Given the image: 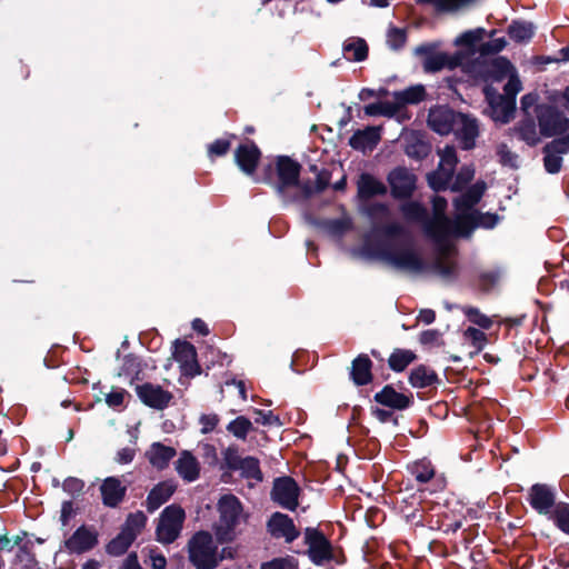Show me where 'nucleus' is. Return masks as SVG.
<instances>
[{
  "mask_svg": "<svg viewBox=\"0 0 569 569\" xmlns=\"http://www.w3.org/2000/svg\"><path fill=\"white\" fill-rule=\"evenodd\" d=\"M556 490L546 483H535L528 490L527 501L539 515L548 516L556 509Z\"/></svg>",
  "mask_w": 569,
  "mask_h": 569,
  "instance_id": "obj_12",
  "label": "nucleus"
},
{
  "mask_svg": "<svg viewBox=\"0 0 569 569\" xmlns=\"http://www.w3.org/2000/svg\"><path fill=\"white\" fill-rule=\"evenodd\" d=\"M276 182L273 190L284 204L298 202V193L290 194L289 189L300 186L302 166L289 156H277L274 160Z\"/></svg>",
  "mask_w": 569,
  "mask_h": 569,
  "instance_id": "obj_2",
  "label": "nucleus"
},
{
  "mask_svg": "<svg viewBox=\"0 0 569 569\" xmlns=\"http://www.w3.org/2000/svg\"><path fill=\"white\" fill-rule=\"evenodd\" d=\"M177 455L173 447L166 446L161 442H153L146 452V457L150 465L158 470H163L169 466L171 459Z\"/></svg>",
  "mask_w": 569,
  "mask_h": 569,
  "instance_id": "obj_28",
  "label": "nucleus"
},
{
  "mask_svg": "<svg viewBox=\"0 0 569 569\" xmlns=\"http://www.w3.org/2000/svg\"><path fill=\"white\" fill-rule=\"evenodd\" d=\"M325 230L335 237H341L351 229V222L348 219H330L322 222Z\"/></svg>",
  "mask_w": 569,
  "mask_h": 569,
  "instance_id": "obj_56",
  "label": "nucleus"
},
{
  "mask_svg": "<svg viewBox=\"0 0 569 569\" xmlns=\"http://www.w3.org/2000/svg\"><path fill=\"white\" fill-rule=\"evenodd\" d=\"M470 221L469 228H485L492 229L499 221V216L497 213L491 212H479V211H470V217L468 218Z\"/></svg>",
  "mask_w": 569,
  "mask_h": 569,
  "instance_id": "obj_46",
  "label": "nucleus"
},
{
  "mask_svg": "<svg viewBox=\"0 0 569 569\" xmlns=\"http://www.w3.org/2000/svg\"><path fill=\"white\" fill-rule=\"evenodd\" d=\"M141 363L137 356L133 353L126 355L121 366V373L124 376H132L134 379H139L141 372Z\"/></svg>",
  "mask_w": 569,
  "mask_h": 569,
  "instance_id": "obj_58",
  "label": "nucleus"
},
{
  "mask_svg": "<svg viewBox=\"0 0 569 569\" xmlns=\"http://www.w3.org/2000/svg\"><path fill=\"white\" fill-rule=\"evenodd\" d=\"M343 53L349 61L361 62L368 58L369 47L363 38L351 37L343 42Z\"/></svg>",
  "mask_w": 569,
  "mask_h": 569,
  "instance_id": "obj_33",
  "label": "nucleus"
},
{
  "mask_svg": "<svg viewBox=\"0 0 569 569\" xmlns=\"http://www.w3.org/2000/svg\"><path fill=\"white\" fill-rule=\"evenodd\" d=\"M173 358L180 363L186 376L196 377L201 373V367L197 359L196 347L186 340H176Z\"/></svg>",
  "mask_w": 569,
  "mask_h": 569,
  "instance_id": "obj_19",
  "label": "nucleus"
},
{
  "mask_svg": "<svg viewBox=\"0 0 569 569\" xmlns=\"http://www.w3.org/2000/svg\"><path fill=\"white\" fill-rule=\"evenodd\" d=\"M431 152V144L422 139L416 138L406 144L405 153L417 161L425 160Z\"/></svg>",
  "mask_w": 569,
  "mask_h": 569,
  "instance_id": "obj_42",
  "label": "nucleus"
},
{
  "mask_svg": "<svg viewBox=\"0 0 569 569\" xmlns=\"http://www.w3.org/2000/svg\"><path fill=\"white\" fill-rule=\"evenodd\" d=\"M412 477L420 483H426L435 476V468L428 460H420L410 467Z\"/></svg>",
  "mask_w": 569,
  "mask_h": 569,
  "instance_id": "obj_48",
  "label": "nucleus"
},
{
  "mask_svg": "<svg viewBox=\"0 0 569 569\" xmlns=\"http://www.w3.org/2000/svg\"><path fill=\"white\" fill-rule=\"evenodd\" d=\"M27 561V566H37L39 562L37 560L36 553L33 552V542L31 540H26L21 546L18 547L14 562H23Z\"/></svg>",
  "mask_w": 569,
  "mask_h": 569,
  "instance_id": "obj_54",
  "label": "nucleus"
},
{
  "mask_svg": "<svg viewBox=\"0 0 569 569\" xmlns=\"http://www.w3.org/2000/svg\"><path fill=\"white\" fill-rule=\"evenodd\" d=\"M357 187L360 200H369L376 196H385L388 191L387 187L380 180L367 172L359 177Z\"/></svg>",
  "mask_w": 569,
  "mask_h": 569,
  "instance_id": "obj_29",
  "label": "nucleus"
},
{
  "mask_svg": "<svg viewBox=\"0 0 569 569\" xmlns=\"http://www.w3.org/2000/svg\"><path fill=\"white\" fill-rule=\"evenodd\" d=\"M409 383L417 389H425L440 382L437 372L426 365L413 368L408 377Z\"/></svg>",
  "mask_w": 569,
  "mask_h": 569,
  "instance_id": "obj_32",
  "label": "nucleus"
},
{
  "mask_svg": "<svg viewBox=\"0 0 569 569\" xmlns=\"http://www.w3.org/2000/svg\"><path fill=\"white\" fill-rule=\"evenodd\" d=\"M227 430L236 438L244 440L252 430V423L247 417L239 416L228 423Z\"/></svg>",
  "mask_w": 569,
  "mask_h": 569,
  "instance_id": "obj_49",
  "label": "nucleus"
},
{
  "mask_svg": "<svg viewBox=\"0 0 569 569\" xmlns=\"http://www.w3.org/2000/svg\"><path fill=\"white\" fill-rule=\"evenodd\" d=\"M471 509L466 508L460 501L453 503L447 501L445 505V511L441 513V519L436 521V528L442 530L446 535L456 533L462 528L463 522L467 519L466 513L470 512ZM430 528H435L433 525H429Z\"/></svg>",
  "mask_w": 569,
  "mask_h": 569,
  "instance_id": "obj_13",
  "label": "nucleus"
},
{
  "mask_svg": "<svg viewBox=\"0 0 569 569\" xmlns=\"http://www.w3.org/2000/svg\"><path fill=\"white\" fill-rule=\"evenodd\" d=\"M521 89V81L519 80L517 73L511 74L503 87V94H501V98H506L516 102V97Z\"/></svg>",
  "mask_w": 569,
  "mask_h": 569,
  "instance_id": "obj_63",
  "label": "nucleus"
},
{
  "mask_svg": "<svg viewBox=\"0 0 569 569\" xmlns=\"http://www.w3.org/2000/svg\"><path fill=\"white\" fill-rule=\"evenodd\" d=\"M506 46H507V41L503 37L496 38L490 41L480 43L477 51L480 53V56H483V57L493 56V54H497L500 51H502Z\"/></svg>",
  "mask_w": 569,
  "mask_h": 569,
  "instance_id": "obj_61",
  "label": "nucleus"
},
{
  "mask_svg": "<svg viewBox=\"0 0 569 569\" xmlns=\"http://www.w3.org/2000/svg\"><path fill=\"white\" fill-rule=\"evenodd\" d=\"M417 56L423 57V70L438 72L443 68L455 69L461 64L460 54L450 56L446 52H436L433 44H421L415 49Z\"/></svg>",
  "mask_w": 569,
  "mask_h": 569,
  "instance_id": "obj_8",
  "label": "nucleus"
},
{
  "mask_svg": "<svg viewBox=\"0 0 569 569\" xmlns=\"http://www.w3.org/2000/svg\"><path fill=\"white\" fill-rule=\"evenodd\" d=\"M186 518L184 510L178 505L166 507L156 528L157 540L161 543H172L180 535Z\"/></svg>",
  "mask_w": 569,
  "mask_h": 569,
  "instance_id": "obj_7",
  "label": "nucleus"
},
{
  "mask_svg": "<svg viewBox=\"0 0 569 569\" xmlns=\"http://www.w3.org/2000/svg\"><path fill=\"white\" fill-rule=\"evenodd\" d=\"M305 543L308 546L306 553L316 566H325L331 561L341 565L346 560L342 551L338 553L331 541L318 528L305 529Z\"/></svg>",
  "mask_w": 569,
  "mask_h": 569,
  "instance_id": "obj_4",
  "label": "nucleus"
},
{
  "mask_svg": "<svg viewBox=\"0 0 569 569\" xmlns=\"http://www.w3.org/2000/svg\"><path fill=\"white\" fill-rule=\"evenodd\" d=\"M543 153V168L550 174L559 173L562 168L563 159L553 151H542Z\"/></svg>",
  "mask_w": 569,
  "mask_h": 569,
  "instance_id": "obj_60",
  "label": "nucleus"
},
{
  "mask_svg": "<svg viewBox=\"0 0 569 569\" xmlns=\"http://www.w3.org/2000/svg\"><path fill=\"white\" fill-rule=\"evenodd\" d=\"M507 33L515 42L526 43L535 36V26L529 21L513 20L508 26Z\"/></svg>",
  "mask_w": 569,
  "mask_h": 569,
  "instance_id": "obj_35",
  "label": "nucleus"
},
{
  "mask_svg": "<svg viewBox=\"0 0 569 569\" xmlns=\"http://www.w3.org/2000/svg\"><path fill=\"white\" fill-rule=\"evenodd\" d=\"M177 483L173 480H164L157 483L146 499L147 511L152 513L164 505L176 492Z\"/></svg>",
  "mask_w": 569,
  "mask_h": 569,
  "instance_id": "obj_24",
  "label": "nucleus"
},
{
  "mask_svg": "<svg viewBox=\"0 0 569 569\" xmlns=\"http://www.w3.org/2000/svg\"><path fill=\"white\" fill-rule=\"evenodd\" d=\"M463 337L471 346L477 350L481 351L487 343V335L475 327H469L463 331Z\"/></svg>",
  "mask_w": 569,
  "mask_h": 569,
  "instance_id": "obj_57",
  "label": "nucleus"
},
{
  "mask_svg": "<svg viewBox=\"0 0 569 569\" xmlns=\"http://www.w3.org/2000/svg\"><path fill=\"white\" fill-rule=\"evenodd\" d=\"M136 392L143 405L156 410L166 409L173 398L170 391L151 382L137 385Z\"/></svg>",
  "mask_w": 569,
  "mask_h": 569,
  "instance_id": "obj_18",
  "label": "nucleus"
},
{
  "mask_svg": "<svg viewBox=\"0 0 569 569\" xmlns=\"http://www.w3.org/2000/svg\"><path fill=\"white\" fill-rule=\"evenodd\" d=\"M243 462V458L239 455V450L237 447H228L223 451V462L221 465V469H228L230 471H238Z\"/></svg>",
  "mask_w": 569,
  "mask_h": 569,
  "instance_id": "obj_52",
  "label": "nucleus"
},
{
  "mask_svg": "<svg viewBox=\"0 0 569 569\" xmlns=\"http://www.w3.org/2000/svg\"><path fill=\"white\" fill-rule=\"evenodd\" d=\"M236 138H237L236 134L230 133L229 134V139L220 138V139H216L211 143H209L207 146V154H208V157L211 160H213L214 158L226 156L229 152L230 148H231V140L230 139H236Z\"/></svg>",
  "mask_w": 569,
  "mask_h": 569,
  "instance_id": "obj_50",
  "label": "nucleus"
},
{
  "mask_svg": "<svg viewBox=\"0 0 569 569\" xmlns=\"http://www.w3.org/2000/svg\"><path fill=\"white\" fill-rule=\"evenodd\" d=\"M486 36L483 28H476L461 33L456 40L455 44L466 47L471 51H476V44L481 42Z\"/></svg>",
  "mask_w": 569,
  "mask_h": 569,
  "instance_id": "obj_45",
  "label": "nucleus"
},
{
  "mask_svg": "<svg viewBox=\"0 0 569 569\" xmlns=\"http://www.w3.org/2000/svg\"><path fill=\"white\" fill-rule=\"evenodd\" d=\"M417 507L410 506L402 508L401 512L406 518V521L413 527H426V506L422 503L421 499L418 500Z\"/></svg>",
  "mask_w": 569,
  "mask_h": 569,
  "instance_id": "obj_41",
  "label": "nucleus"
},
{
  "mask_svg": "<svg viewBox=\"0 0 569 569\" xmlns=\"http://www.w3.org/2000/svg\"><path fill=\"white\" fill-rule=\"evenodd\" d=\"M373 363L367 353L358 355L351 362L350 380L357 387H362L373 381Z\"/></svg>",
  "mask_w": 569,
  "mask_h": 569,
  "instance_id": "obj_23",
  "label": "nucleus"
},
{
  "mask_svg": "<svg viewBox=\"0 0 569 569\" xmlns=\"http://www.w3.org/2000/svg\"><path fill=\"white\" fill-rule=\"evenodd\" d=\"M460 113L461 112L455 111L448 106H438L430 109L428 126L432 131L441 136L449 134L456 129Z\"/></svg>",
  "mask_w": 569,
  "mask_h": 569,
  "instance_id": "obj_17",
  "label": "nucleus"
},
{
  "mask_svg": "<svg viewBox=\"0 0 569 569\" xmlns=\"http://www.w3.org/2000/svg\"><path fill=\"white\" fill-rule=\"evenodd\" d=\"M267 530L271 537L276 539L283 538L288 543L295 541L300 536V531L295 526L293 520L288 515L279 511L272 513L267 521Z\"/></svg>",
  "mask_w": 569,
  "mask_h": 569,
  "instance_id": "obj_20",
  "label": "nucleus"
},
{
  "mask_svg": "<svg viewBox=\"0 0 569 569\" xmlns=\"http://www.w3.org/2000/svg\"><path fill=\"white\" fill-rule=\"evenodd\" d=\"M133 541V533L120 530V532L107 543L106 551L110 556H121L128 551Z\"/></svg>",
  "mask_w": 569,
  "mask_h": 569,
  "instance_id": "obj_40",
  "label": "nucleus"
},
{
  "mask_svg": "<svg viewBox=\"0 0 569 569\" xmlns=\"http://www.w3.org/2000/svg\"><path fill=\"white\" fill-rule=\"evenodd\" d=\"M380 127L368 126L356 130L349 138V146L357 151L372 150L381 140Z\"/></svg>",
  "mask_w": 569,
  "mask_h": 569,
  "instance_id": "obj_25",
  "label": "nucleus"
},
{
  "mask_svg": "<svg viewBox=\"0 0 569 569\" xmlns=\"http://www.w3.org/2000/svg\"><path fill=\"white\" fill-rule=\"evenodd\" d=\"M497 156L499 157V162L505 167L518 168V154L512 152L506 143H500L497 147Z\"/></svg>",
  "mask_w": 569,
  "mask_h": 569,
  "instance_id": "obj_62",
  "label": "nucleus"
},
{
  "mask_svg": "<svg viewBox=\"0 0 569 569\" xmlns=\"http://www.w3.org/2000/svg\"><path fill=\"white\" fill-rule=\"evenodd\" d=\"M439 168H446L447 171H445V178L440 184H436L433 181H431V189L437 192L445 191L448 188L449 182L453 177L455 167L458 162L456 149L453 146H446L443 150L439 151Z\"/></svg>",
  "mask_w": 569,
  "mask_h": 569,
  "instance_id": "obj_27",
  "label": "nucleus"
},
{
  "mask_svg": "<svg viewBox=\"0 0 569 569\" xmlns=\"http://www.w3.org/2000/svg\"><path fill=\"white\" fill-rule=\"evenodd\" d=\"M475 169L470 166H463L455 176V180L451 184V190L455 192L462 191L468 183L473 180Z\"/></svg>",
  "mask_w": 569,
  "mask_h": 569,
  "instance_id": "obj_53",
  "label": "nucleus"
},
{
  "mask_svg": "<svg viewBox=\"0 0 569 569\" xmlns=\"http://www.w3.org/2000/svg\"><path fill=\"white\" fill-rule=\"evenodd\" d=\"M487 190V183L479 180L470 186L461 196L453 200V206L458 211H471L478 204Z\"/></svg>",
  "mask_w": 569,
  "mask_h": 569,
  "instance_id": "obj_26",
  "label": "nucleus"
},
{
  "mask_svg": "<svg viewBox=\"0 0 569 569\" xmlns=\"http://www.w3.org/2000/svg\"><path fill=\"white\" fill-rule=\"evenodd\" d=\"M387 43L392 50H400L407 43V31L406 29L398 27H390L387 32Z\"/></svg>",
  "mask_w": 569,
  "mask_h": 569,
  "instance_id": "obj_55",
  "label": "nucleus"
},
{
  "mask_svg": "<svg viewBox=\"0 0 569 569\" xmlns=\"http://www.w3.org/2000/svg\"><path fill=\"white\" fill-rule=\"evenodd\" d=\"M540 134L545 138L559 137L569 131V118L551 104H539L536 108Z\"/></svg>",
  "mask_w": 569,
  "mask_h": 569,
  "instance_id": "obj_6",
  "label": "nucleus"
},
{
  "mask_svg": "<svg viewBox=\"0 0 569 569\" xmlns=\"http://www.w3.org/2000/svg\"><path fill=\"white\" fill-rule=\"evenodd\" d=\"M100 495L103 506L117 508L126 498L127 486H123L118 477L110 476L102 480Z\"/></svg>",
  "mask_w": 569,
  "mask_h": 569,
  "instance_id": "obj_21",
  "label": "nucleus"
},
{
  "mask_svg": "<svg viewBox=\"0 0 569 569\" xmlns=\"http://www.w3.org/2000/svg\"><path fill=\"white\" fill-rule=\"evenodd\" d=\"M174 466L178 475L188 482L197 480L200 476L199 462L189 451H182Z\"/></svg>",
  "mask_w": 569,
  "mask_h": 569,
  "instance_id": "obj_30",
  "label": "nucleus"
},
{
  "mask_svg": "<svg viewBox=\"0 0 569 569\" xmlns=\"http://www.w3.org/2000/svg\"><path fill=\"white\" fill-rule=\"evenodd\" d=\"M365 252L383 260L399 270L421 273L427 262L413 247L408 230L398 222H390L373 230L363 242Z\"/></svg>",
  "mask_w": 569,
  "mask_h": 569,
  "instance_id": "obj_1",
  "label": "nucleus"
},
{
  "mask_svg": "<svg viewBox=\"0 0 569 569\" xmlns=\"http://www.w3.org/2000/svg\"><path fill=\"white\" fill-rule=\"evenodd\" d=\"M239 471L241 477L244 479H252L256 481H262L263 479V475L260 469V461L258 458L252 456L243 458V462Z\"/></svg>",
  "mask_w": 569,
  "mask_h": 569,
  "instance_id": "obj_44",
  "label": "nucleus"
},
{
  "mask_svg": "<svg viewBox=\"0 0 569 569\" xmlns=\"http://www.w3.org/2000/svg\"><path fill=\"white\" fill-rule=\"evenodd\" d=\"M485 92L493 112L498 113L496 119L500 120L502 123L509 122L516 110V102L501 98L499 93H490L489 89H486Z\"/></svg>",
  "mask_w": 569,
  "mask_h": 569,
  "instance_id": "obj_31",
  "label": "nucleus"
},
{
  "mask_svg": "<svg viewBox=\"0 0 569 569\" xmlns=\"http://www.w3.org/2000/svg\"><path fill=\"white\" fill-rule=\"evenodd\" d=\"M416 359L417 355L412 350L395 348L388 358V366L393 372H402Z\"/></svg>",
  "mask_w": 569,
  "mask_h": 569,
  "instance_id": "obj_37",
  "label": "nucleus"
},
{
  "mask_svg": "<svg viewBox=\"0 0 569 569\" xmlns=\"http://www.w3.org/2000/svg\"><path fill=\"white\" fill-rule=\"evenodd\" d=\"M188 558L196 569H214L219 566L218 547L210 532L201 530L190 538Z\"/></svg>",
  "mask_w": 569,
  "mask_h": 569,
  "instance_id": "obj_5",
  "label": "nucleus"
},
{
  "mask_svg": "<svg viewBox=\"0 0 569 569\" xmlns=\"http://www.w3.org/2000/svg\"><path fill=\"white\" fill-rule=\"evenodd\" d=\"M462 312L470 322L479 326L481 329L487 330L492 326V320L476 307L466 306L462 308Z\"/></svg>",
  "mask_w": 569,
  "mask_h": 569,
  "instance_id": "obj_51",
  "label": "nucleus"
},
{
  "mask_svg": "<svg viewBox=\"0 0 569 569\" xmlns=\"http://www.w3.org/2000/svg\"><path fill=\"white\" fill-rule=\"evenodd\" d=\"M516 73V69L506 57L495 58L488 67V74L493 81H502Z\"/></svg>",
  "mask_w": 569,
  "mask_h": 569,
  "instance_id": "obj_39",
  "label": "nucleus"
},
{
  "mask_svg": "<svg viewBox=\"0 0 569 569\" xmlns=\"http://www.w3.org/2000/svg\"><path fill=\"white\" fill-rule=\"evenodd\" d=\"M261 569H297V561L293 557L274 558L262 563Z\"/></svg>",
  "mask_w": 569,
  "mask_h": 569,
  "instance_id": "obj_64",
  "label": "nucleus"
},
{
  "mask_svg": "<svg viewBox=\"0 0 569 569\" xmlns=\"http://www.w3.org/2000/svg\"><path fill=\"white\" fill-rule=\"evenodd\" d=\"M99 543V533L93 526L81 525L63 541V548L70 555H82L94 549Z\"/></svg>",
  "mask_w": 569,
  "mask_h": 569,
  "instance_id": "obj_11",
  "label": "nucleus"
},
{
  "mask_svg": "<svg viewBox=\"0 0 569 569\" xmlns=\"http://www.w3.org/2000/svg\"><path fill=\"white\" fill-rule=\"evenodd\" d=\"M373 401L378 405L395 411H403L411 408L415 403V397L411 391L399 392L393 385H386L375 393Z\"/></svg>",
  "mask_w": 569,
  "mask_h": 569,
  "instance_id": "obj_14",
  "label": "nucleus"
},
{
  "mask_svg": "<svg viewBox=\"0 0 569 569\" xmlns=\"http://www.w3.org/2000/svg\"><path fill=\"white\" fill-rule=\"evenodd\" d=\"M542 151H553L559 156L569 153V132L555 137L552 141L543 146Z\"/></svg>",
  "mask_w": 569,
  "mask_h": 569,
  "instance_id": "obj_59",
  "label": "nucleus"
},
{
  "mask_svg": "<svg viewBox=\"0 0 569 569\" xmlns=\"http://www.w3.org/2000/svg\"><path fill=\"white\" fill-rule=\"evenodd\" d=\"M147 520V516L142 511L129 513L121 530L133 533L136 540L138 535L146 527Z\"/></svg>",
  "mask_w": 569,
  "mask_h": 569,
  "instance_id": "obj_47",
  "label": "nucleus"
},
{
  "mask_svg": "<svg viewBox=\"0 0 569 569\" xmlns=\"http://www.w3.org/2000/svg\"><path fill=\"white\" fill-rule=\"evenodd\" d=\"M427 92L422 84H415L401 91H395L393 98L401 107L417 104L426 99Z\"/></svg>",
  "mask_w": 569,
  "mask_h": 569,
  "instance_id": "obj_38",
  "label": "nucleus"
},
{
  "mask_svg": "<svg viewBox=\"0 0 569 569\" xmlns=\"http://www.w3.org/2000/svg\"><path fill=\"white\" fill-rule=\"evenodd\" d=\"M261 157L262 152L258 144L248 138L234 150V162L247 176H252L256 172Z\"/></svg>",
  "mask_w": 569,
  "mask_h": 569,
  "instance_id": "obj_15",
  "label": "nucleus"
},
{
  "mask_svg": "<svg viewBox=\"0 0 569 569\" xmlns=\"http://www.w3.org/2000/svg\"><path fill=\"white\" fill-rule=\"evenodd\" d=\"M550 520L563 533L569 536V503L558 502L556 509L550 515Z\"/></svg>",
  "mask_w": 569,
  "mask_h": 569,
  "instance_id": "obj_43",
  "label": "nucleus"
},
{
  "mask_svg": "<svg viewBox=\"0 0 569 569\" xmlns=\"http://www.w3.org/2000/svg\"><path fill=\"white\" fill-rule=\"evenodd\" d=\"M400 212L407 222L423 224L429 216L428 209L419 201H408L400 206Z\"/></svg>",
  "mask_w": 569,
  "mask_h": 569,
  "instance_id": "obj_36",
  "label": "nucleus"
},
{
  "mask_svg": "<svg viewBox=\"0 0 569 569\" xmlns=\"http://www.w3.org/2000/svg\"><path fill=\"white\" fill-rule=\"evenodd\" d=\"M438 203H435L433 217L428 216L422 224L425 234L433 242L441 246L447 242L451 234V221L443 212H438Z\"/></svg>",
  "mask_w": 569,
  "mask_h": 569,
  "instance_id": "obj_16",
  "label": "nucleus"
},
{
  "mask_svg": "<svg viewBox=\"0 0 569 569\" xmlns=\"http://www.w3.org/2000/svg\"><path fill=\"white\" fill-rule=\"evenodd\" d=\"M453 133L461 141V148L463 150L472 149L479 136L477 119L461 112Z\"/></svg>",
  "mask_w": 569,
  "mask_h": 569,
  "instance_id": "obj_22",
  "label": "nucleus"
},
{
  "mask_svg": "<svg viewBox=\"0 0 569 569\" xmlns=\"http://www.w3.org/2000/svg\"><path fill=\"white\" fill-rule=\"evenodd\" d=\"M510 131L529 147H536L540 142L535 120L530 117L520 120Z\"/></svg>",
  "mask_w": 569,
  "mask_h": 569,
  "instance_id": "obj_34",
  "label": "nucleus"
},
{
  "mask_svg": "<svg viewBox=\"0 0 569 569\" xmlns=\"http://www.w3.org/2000/svg\"><path fill=\"white\" fill-rule=\"evenodd\" d=\"M219 521L214 525V536L219 543L236 539V528L242 516V503L234 495H224L218 501Z\"/></svg>",
  "mask_w": 569,
  "mask_h": 569,
  "instance_id": "obj_3",
  "label": "nucleus"
},
{
  "mask_svg": "<svg viewBox=\"0 0 569 569\" xmlns=\"http://www.w3.org/2000/svg\"><path fill=\"white\" fill-rule=\"evenodd\" d=\"M300 488L297 481L289 476L274 479L271 489V499L280 507L295 511L299 505Z\"/></svg>",
  "mask_w": 569,
  "mask_h": 569,
  "instance_id": "obj_10",
  "label": "nucleus"
},
{
  "mask_svg": "<svg viewBox=\"0 0 569 569\" xmlns=\"http://www.w3.org/2000/svg\"><path fill=\"white\" fill-rule=\"evenodd\" d=\"M392 198L397 200L410 199L417 189V176L407 167L398 166L387 176Z\"/></svg>",
  "mask_w": 569,
  "mask_h": 569,
  "instance_id": "obj_9",
  "label": "nucleus"
}]
</instances>
